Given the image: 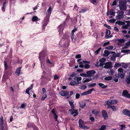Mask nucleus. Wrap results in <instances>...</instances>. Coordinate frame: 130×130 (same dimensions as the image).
Here are the masks:
<instances>
[{
    "mask_svg": "<svg viewBox=\"0 0 130 130\" xmlns=\"http://www.w3.org/2000/svg\"><path fill=\"white\" fill-rule=\"evenodd\" d=\"M99 113V112L98 111H96L95 112L94 115L95 116H97Z\"/></svg>",
    "mask_w": 130,
    "mask_h": 130,
    "instance_id": "60",
    "label": "nucleus"
},
{
    "mask_svg": "<svg viewBox=\"0 0 130 130\" xmlns=\"http://www.w3.org/2000/svg\"><path fill=\"white\" fill-rule=\"evenodd\" d=\"M1 130H7L8 129L7 127V125L4 124V125H3L1 126Z\"/></svg>",
    "mask_w": 130,
    "mask_h": 130,
    "instance_id": "22",
    "label": "nucleus"
},
{
    "mask_svg": "<svg viewBox=\"0 0 130 130\" xmlns=\"http://www.w3.org/2000/svg\"><path fill=\"white\" fill-rule=\"evenodd\" d=\"M126 81L127 84H130V78L129 77H127L126 78Z\"/></svg>",
    "mask_w": 130,
    "mask_h": 130,
    "instance_id": "49",
    "label": "nucleus"
},
{
    "mask_svg": "<svg viewBox=\"0 0 130 130\" xmlns=\"http://www.w3.org/2000/svg\"><path fill=\"white\" fill-rule=\"evenodd\" d=\"M90 66L88 64H85L84 66V68L85 69H88L90 67Z\"/></svg>",
    "mask_w": 130,
    "mask_h": 130,
    "instance_id": "36",
    "label": "nucleus"
},
{
    "mask_svg": "<svg viewBox=\"0 0 130 130\" xmlns=\"http://www.w3.org/2000/svg\"><path fill=\"white\" fill-rule=\"evenodd\" d=\"M120 126L121 127L120 128L121 130H122L123 128H126L125 124L121 125Z\"/></svg>",
    "mask_w": 130,
    "mask_h": 130,
    "instance_id": "46",
    "label": "nucleus"
},
{
    "mask_svg": "<svg viewBox=\"0 0 130 130\" xmlns=\"http://www.w3.org/2000/svg\"><path fill=\"white\" fill-rule=\"evenodd\" d=\"M94 89V88H92L87 91L88 94H91L92 92L93 91Z\"/></svg>",
    "mask_w": 130,
    "mask_h": 130,
    "instance_id": "41",
    "label": "nucleus"
},
{
    "mask_svg": "<svg viewBox=\"0 0 130 130\" xmlns=\"http://www.w3.org/2000/svg\"><path fill=\"white\" fill-rule=\"evenodd\" d=\"M116 24H118V25H123L125 24V23L122 21H117L116 22Z\"/></svg>",
    "mask_w": 130,
    "mask_h": 130,
    "instance_id": "27",
    "label": "nucleus"
},
{
    "mask_svg": "<svg viewBox=\"0 0 130 130\" xmlns=\"http://www.w3.org/2000/svg\"><path fill=\"white\" fill-rule=\"evenodd\" d=\"M90 63V61H88L86 60H83L82 61H81L79 63V67L81 68H84V64L88 63Z\"/></svg>",
    "mask_w": 130,
    "mask_h": 130,
    "instance_id": "10",
    "label": "nucleus"
},
{
    "mask_svg": "<svg viewBox=\"0 0 130 130\" xmlns=\"http://www.w3.org/2000/svg\"><path fill=\"white\" fill-rule=\"evenodd\" d=\"M111 108L112 109L113 111H116L117 110V108L114 105H111Z\"/></svg>",
    "mask_w": 130,
    "mask_h": 130,
    "instance_id": "35",
    "label": "nucleus"
},
{
    "mask_svg": "<svg viewBox=\"0 0 130 130\" xmlns=\"http://www.w3.org/2000/svg\"><path fill=\"white\" fill-rule=\"evenodd\" d=\"M38 18L36 16H34L32 19V20L33 22L36 21H37Z\"/></svg>",
    "mask_w": 130,
    "mask_h": 130,
    "instance_id": "33",
    "label": "nucleus"
},
{
    "mask_svg": "<svg viewBox=\"0 0 130 130\" xmlns=\"http://www.w3.org/2000/svg\"><path fill=\"white\" fill-rule=\"evenodd\" d=\"M39 58L40 60L41 59H43L44 58V52L42 51L39 54Z\"/></svg>",
    "mask_w": 130,
    "mask_h": 130,
    "instance_id": "15",
    "label": "nucleus"
},
{
    "mask_svg": "<svg viewBox=\"0 0 130 130\" xmlns=\"http://www.w3.org/2000/svg\"><path fill=\"white\" fill-rule=\"evenodd\" d=\"M112 101L113 104H116L118 103V101L116 100H112Z\"/></svg>",
    "mask_w": 130,
    "mask_h": 130,
    "instance_id": "57",
    "label": "nucleus"
},
{
    "mask_svg": "<svg viewBox=\"0 0 130 130\" xmlns=\"http://www.w3.org/2000/svg\"><path fill=\"white\" fill-rule=\"evenodd\" d=\"M80 75L82 76H83L85 77H88L87 74H86L84 73H81L80 74Z\"/></svg>",
    "mask_w": 130,
    "mask_h": 130,
    "instance_id": "48",
    "label": "nucleus"
},
{
    "mask_svg": "<svg viewBox=\"0 0 130 130\" xmlns=\"http://www.w3.org/2000/svg\"><path fill=\"white\" fill-rule=\"evenodd\" d=\"M112 54H113L112 55V56L110 57V59L113 61H115L116 60V54L114 52V53H113Z\"/></svg>",
    "mask_w": 130,
    "mask_h": 130,
    "instance_id": "20",
    "label": "nucleus"
},
{
    "mask_svg": "<svg viewBox=\"0 0 130 130\" xmlns=\"http://www.w3.org/2000/svg\"><path fill=\"white\" fill-rule=\"evenodd\" d=\"M50 15H46L44 19V22L42 25L43 30H44L45 28V26L47 25L48 24V22H49L50 17Z\"/></svg>",
    "mask_w": 130,
    "mask_h": 130,
    "instance_id": "4",
    "label": "nucleus"
},
{
    "mask_svg": "<svg viewBox=\"0 0 130 130\" xmlns=\"http://www.w3.org/2000/svg\"><path fill=\"white\" fill-rule=\"evenodd\" d=\"M99 85L103 88H106L107 87V85H105L104 84L101 83H99Z\"/></svg>",
    "mask_w": 130,
    "mask_h": 130,
    "instance_id": "26",
    "label": "nucleus"
},
{
    "mask_svg": "<svg viewBox=\"0 0 130 130\" xmlns=\"http://www.w3.org/2000/svg\"><path fill=\"white\" fill-rule=\"evenodd\" d=\"M4 65L5 68V70L7 69L8 68V67L7 65L6 62L5 61L4 62Z\"/></svg>",
    "mask_w": 130,
    "mask_h": 130,
    "instance_id": "59",
    "label": "nucleus"
},
{
    "mask_svg": "<svg viewBox=\"0 0 130 130\" xmlns=\"http://www.w3.org/2000/svg\"><path fill=\"white\" fill-rule=\"evenodd\" d=\"M128 92L126 90H125L122 92V95L126 98L128 94Z\"/></svg>",
    "mask_w": 130,
    "mask_h": 130,
    "instance_id": "17",
    "label": "nucleus"
},
{
    "mask_svg": "<svg viewBox=\"0 0 130 130\" xmlns=\"http://www.w3.org/2000/svg\"><path fill=\"white\" fill-rule=\"evenodd\" d=\"M112 79V77L111 76H109L105 77L104 78V79L106 80L109 81L111 80Z\"/></svg>",
    "mask_w": 130,
    "mask_h": 130,
    "instance_id": "28",
    "label": "nucleus"
},
{
    "mask_svg": "<svg viewBox=\"0 0 130 130\" xmlns=\"http://www.w3.org/2000/svg\"><path fill=\"white\" fill-rule=\"evenodd\" d=\"M121 65L120 63H116L115 64V67L116 68H117L120 67Z\"/></svg>",
    "mask_w": 130,
    "mask_h": 130,
    "instance_id": "39",
    "label": "nucleus"
},
{
    "mask_svg": "<svg viewBox=\"0 0 130 130\" xmlns=\"http://www.w3.org/2000/svg\"><path fill=\"white\" fill-rule=\"evenodd\" d=\"M96 85V83H93L92 84H90L88 86V87L89 88L93 87Z\"/></svg>",
    "mask_w": 130,
    "mask_h": 130,
    "instance_id": "30",
    "label": "nucleus"
},
{
    "mask_svg": "<svg viewBox=\"0 0 130 130\" xmlns=\"http://www.w3.org/2000/svg\"><path fill=\"white\" fill-rule=\"evenodd\" d=\"M125 45L126 46L122 48H128V47L130 45V41L127 42L126 43Z\"/></svg>",
    "mask_w": 130,
    "mask_h": 130,
    "instance_id": "31",
    "label": "nucleus"
},
{
    "mask_svg": "<svg viewBox=\"0 0 130 130\" xmlns=\"http://www.w3.org/2000/svg\"><path fill=\"white\" fill-rule=\"evenodd\" d=\"M122 113L124 115L130 117V111L127 109H124L122 111Z\"/></svg>",
    "mask_w": 130,
    "mask_h": 130,
    "instance_id": "13",
    "label": "nucleus"
},
{
    "mask_svg": "<svg viewBox=\"0 0 130 130\" xmlns=\"http://www.w3.org/2000/svg\"><path fill=\"white\" fill-rule=\"evenodd\" d=\"M69 37V36L68 34L67 33H65L63 35V37L62 38L61 40L63 39H68Z\"/></svg>",
    "mask_w": 130,
    "mask_h": 130,
    "instance_id": "23",
    "label": "nucleus"
},
{
    "mask_svg": "<svg viewBox=\"0 0 130 130\" xmlns=\"http://www.w3.org/2000/svg\"><path fill=\"white\" fill-rule=\"evenodd\" d=\"M96 73L95 71L93 70H92L87 71L86 73L87 74L88 77H91L92 75H94Z\"/></svg>",
    "mask_w": 130,
    "mask_h": 130,
    "instance_id": "9",
    "label": "nucleus"
},
{
    "mask_svg": "<svg viewBox=\"0 0 130 130\" xmlns=\"http://www.w3.org/2000/svg\"><path fill=\"white\" fill-rule=\"evenodd\" d=\"M110 44V43L109 41H108V42H105L103 44V47L109 44Z\"/></svg>",
    "mask_w": 130,
    "mask_h": 130,
    "instance_id": "58",
    "label": "nucleus"
},
{
    "mask_svg": "<svg viewBox=\"0 0 130 130\" xmlns=\"http://www.w3.org/2000/svg\"><path fill=\"white\" fill-rule=\"evenodd\" d=\"M126 2L125 1L122 0L119 2V7L120 10L125 11L126 10Z\"/></svg>",
    "mask_w": 130,
    "mask_h": 130,
    "instance_id": "1",
    "label": "nucleus"
},
{
    "mask_svg": "<svg viewBox=\"0 0 130 130\" xmlns=\"http://www.w3.org/2000/svg\"><path fill=\"white\" fill-rule=\"evenodd\" d=\"M107 72L110 75H112L115 73V71L113 69H110L107 71Z\"/></svg>",
    "mask_w": 130,
    "mask_h": 130,
    "instance_id": "24",
    "label": "nucleus"
},
{
    "mask_svg": "<svg viewBox=\"0 0 130 130\" xmlns=\"http://www.w3.org/2000/svg\"><path fill=\"white\" fill-rule=\"evenodd\" d=\"M106 103L107 104H113L112 103V100H109L107 101L106 102Z\"/></svg>",
    "mask_w": 130,
    "mask_h": 130,
    "instance_id": "43",
    "label": "nucleus"
},
{
    "mask_svg": "<svg viewBox=\"0 0 130 130\" xmlns=\"http://www.w3.org/2000/svg\"><path fill=\"white\" fill-rule=\"evenodd\" d=\"M105 37L108 36L111 34L110 31V30L106 29V30Z\"/></svg>",
    "mask_w": 130,
    "mask_h": 130,
    "instance_id": "29",
    "label": "nucleus"
},
{
    "mask_svg": "<svg viewBox=\"0 0 130 130\" xmlns=\"http://www.w3.org/2000/svg\"><path fill=\"white\" fill-rule=\"evenodd\" d=\"M124 12L122 10H119L117 12L118 15L116 16V18L117 19H122L124 17Z\"/></svg>",
    "mask_w": 130,
    "mask_h": 130,
    "instance_id": "5",
    "label": "nucleus"
},
{
    "mask_svg": "<svg viewBox=\"0 0 130 130\" xmlns=\"http://www.w3.org/2000/svg\"><path fill=\"white\" fill-rule=\"evenodd\" d=\"M113 48V47L112 46H110L107 47H106L105 48L106 49L108 50H111Z\"/></svg>",
    "mask_w": 130,
    "mask_h": 130,
    "instance_id": "45",
    "label": "nucleus"
},
{
    "mask_svg": "<svg viewBox=\"0 0 130 130\" xmlns=\"http://www.w3.org/2000/svg\"><path fill=\"white\" fill-rule=\"evenodd\" d=\"M79 126L80 127L84 129H87L89 128V127L83 124V122L82 120L80 119L79 120Z\"/></svg>",
    "mask_w": 130,
    "mask_h": 130,
    "instance_id": "6",
    "label": "nucleus"
},
{
    "mask_svg": "<svg viewBox=\"0 0 130 130\" xmlns=\"http://www.w3.org/2000/svg\"><path fill=\"white\" fill-rule=\"evenodd\" d=\"M42 92L43 94H46V91L45 89L44 88H42Z\"/></svg>",
    "mask_w": 130,
    "mask_h": 130,
    "instance_id": "52",
    "label": "nucleus"
},
{
    "mask_svg": "<svg viewBox=\"0 0 130 130\" xmlns=\"http://www.w3.org/2000/svg\"><path fill=\"white\" fill-rule=\"evenodd\" d=\"M114 53V52H110L107 50H105L104 51V54L103 56H104L107 57L108 56L109 54L110 53L112 54Z\"/></svg>",
    "mask_w": 130,
    "mask_h": 130,
    "instance_id": "14",
    "label": "nucleus"
},
{
    "mask_svg": "<svg viewBox=\"0 0 130 130\" xmlns=\"http://www.w3.org/2000/svg\"><path fill=\"white\" fill-rule=\"evenodd\" d=\"M51 112H52L54 116V118L55 121H57V118L58 116L56 114V113H57L56 112L54 109H52L51 111Z\"/></svg>",
    "mask_w": 130,
    "mask_h": 130,
    "instance_id": "12",
    "label": "nucleus"
},
{
    "mask_svg": "<svg viewBox=\"0 0 130 130\" xmlns=\"http://www.w3.org/2000/svg\"><path fill=\"white\" fill-rule=\"evenodd\" d=\"M22 60L21 59L18 58V63L19 64H21L22 63Z\"/></svg>",
    "mask_w": 130,
    "mask_h": 130,
    "instance_id": "62",
    "label": "nucleus"
},
{
    "mask_svg": "<svg viewBox=\"0 0 130 130\" xmlns=\"http://www.w3.org/2000/svg\"><path fill=\"white\" fill-rule=\"evenodd\" d=\"M82 78L81 77H76V80L77 81L78 83L77 84H79V81H80L81 80Z\"/></svg>",
    "mask_w": 130,
    "mask_h": 130,
    "instance_id": "55",
    "label": "nucleus"
},
{
    "mask_svg": "<svg viewBox=\"0 0 130 130\" xmlns=\"http://www.w3.org/2000/svg\"><path fill=\"white\" fill-rule=\"evenodd\" d=\"M110 13L111 15H113V16L115 15V12H113V9H110Z\"/></svg>",
    "mask_w": 130,
    "mask_h": 130,
    "instance_id": "32",
    "label": "nucleus"
},
{
    "mask_svg": "<svg viewBox=\"0 0 130 130\" xmlns=\"http://www.w3.org/2000/svg\"><path fill=\"white\" fill-rule=\"evenodd\" d=\"M27 105V104L26 103H23L21 105V107L22 108H24Z\"/></svg>",
    "mask_w": 130,
    "mask_h": 130,
    "instance_id": "44",
    "label": "nucleus"
},
{
    "mask_svg": "<svg viewBox=\"0 0 130 130\" xmlns=\"http://www.w3.org/2000/svg\"><path fill=\"white\" fill-rule=\"evenodd\" d=\"M118 42L121 43H124L125 41L124 39H118Z\"/></svg>",
    "mask_w": 130,
    "mask_h": 130,
    "instance_id": "42",
    "label": "nucleus"
},
{
    "mask_svg": "<svg viewBox=\"0 0 130 130\" xmlns=\"http://www.w3.org/2000/svg\"><path fill=\"white\" fill-rule=\"evenodd\" d=\"M83 81L84 83H85L89 82V78H87L84 80L83 79Z\"/></svg>",
    "mask_w": 130,
    "mask_h": 130,
    "instance_id": "61",
    "label": "nucleus"
},
{
    "mask_svg": "<svg viewBox=\"0 0 130 130\" xmlns=\"http://www.w3.org/2000/svg\"><path fill=\"white\" fill-rule=\"evenodd\" d=\"M130 51V50H122L121 52L122 53H128V52H129Z\"/></svg>",
    "mask_w": 130,
    "mask_h": 130,
    "instance_id": "50",
    "label": "nucleus"
},
{
    "mask_svg": "<svg viewBox=\"0 0 130 130\" xmlns=\"http://www.w3.org/2000/svg\"><path fill=\"white\" fill-rule=\"evenodd\" d=\"M101 47L99 48L98 49H97L96 51H95V54L97 55L98 54L99 52L100 51L101 49Z\"/></svg>",
    "mask_w": 130,
    "mask_h": 130,
    "instance_id": "38",
    "label": "nucleus"
},
{
    "mask_svg": "<svg viewBox=\"0 0 130 130\" xmlns=\"http://www.w3.org/2000/svg\"><path fill=\"white\" fill-rule=\"evenodd\" d=\"M74 101L72 100L69 101V103L72 109H74L75 108L74 105Z\"/></svg>",
    "mask_w": 130,
    "mask_h": 130,
    "instance_id": "16",
    "label": "nucleus"
},
{
    "mask_svg": "<svg viewBox=\"0 0 130 130\" xmlns=\"http://www.w3.org/2000/svg\"><path fill=\"white\" fill-rule=\"evenodd\" d=\"M128 27L126 24L125 25H123L122 27V28L123 29H127Z\"/></svg>",
    "mask_w": 130,
    "mask_h": 130,
    "instance_id": "54",
    "label": "nucleus"
},
{
    "mask_svg": "<svg viewBox=\"0 0 130 130\" xmlns=\"http://www.w3.org/2000/svg\"><path fill=\"white\" fill-rule=\"evenodd\" d=\"M106 59L104 58H103L100 59L99 61L101 62H104L106 61Z\"/></svg>",
    "mask_w": 130,
    "mask_h": 130,
    "instance_id": "51",
    "label": "nucleus"
},
{
    "mask_svg": "<svg viewBox=\"0 0 130 130\" xmlns=\"http://www.w3.org/2000/svg\"><path fill=\"white\" fill-rule=\"evenodd\" d=\"M78 7H77L76 5L75 4L74 6V7L73 9L74 10H75L77 11L78 10Z\"/></svg>",
    "mask_w": 130,
    "mask_h": 130,
    "instance_id": "53",
    "label": "nucleus"
},
{
    "mask_svg": "<svg viewBox=\"0 0 130 130\" xmlns=\"http://www.w3.org/2000/svg\"><path fill=\"white\" fill-rule=\"evenodd\" d=\"M69 111L71 115H73L75 117L77 116L78 114V110L75 109H69Z\"/></svg>",
    "mask_w": 130,
    "mask_h": 130,
    "instance_id": "7",
    "label": "nucleus"
},
{
    "mask_svg": "<svg viewBox=\"0 0 130 130\" xmlns=\"http://www.w3.org/2000/svg\"><path fill=\"white\" fill-rule=\"evenodd\" d=\"M47 12L48 14L46 13V15H51L52 12V7L51 6H49L48 9L47 10Z\"/></svg>",
    "mask_w": 130,
    "mask_h": 130,
    "instance_id": "18",
    "label": "nucleus"
},
{
    "mask_svg": "<svg viewBox=\"0 0 130 130\" xmlns=\"http://www.w3.org/2000/svg\"><path fill=\"white\" fill-rule=\"evenodd\" d=\"M79 107L83 108V107H85L86 105L85 102L83 101H81L79 104Z\"/></svg>",
    "mask_w": 130,
    "mask_h": 130,
    "instance_id": "19",
    "label": "nucleus"
},
{
    "mask_svg": "<svg viewBox=\"0 0 130 130\" xmlns=\"http://www.w3.org/2000/svg\"><path fill=\"white\" fill-rule=\"evenodd\" d=\"M118 73L117 77H121V79H123L125 74L123 72V70L122 68H119L118 70Z\"/></svg>",
    "mask_w": 130,
    "mask_h": 130,
    "instance_id": "3",
    "label": "nucleus"
},
{
    "mask_svg": "<svg viewBox=\"0 0 130 130\" xmlns=\"http://www.w3.org/2000/svg\"><path fill=\"white\" fill-rule=\"evenodd\" d=\"M59 77L58 76H57V75H55L54 76V79L55 80H57L59 79Z\"/></svg>",
    "mask_w": 130,
    "mask_h": 130,
    "instance_id": "63",
    "label": "nucleus"
},
{
    "mask_svg": "<svg viewBox=\"0 0 130 130\" xmlns=\"http://www.w3.org/2000/svg\"><path fill=\"white\" fill-rule=\"evenodd\" d=\"M65 26V24L64 23L60 25L58 27V31L59 32V35L60 36H62L63 32V31Z\"/></svg>",
    "mask_w": 130,
    "mask_h": 130,
    "instance_id": "2",
    "label": "nucleus"
},
{
    "mask_svg": "<svg viewBox=\"0 0 130 130\" xmlns=\"http://www.w3.org/2000/svg\"><path fill=\"white\" fill-rule=\"evenodd\" d=\"M65 92V91H61V92H59V94L61 95L62 96H64V94Z\"/></svg>",
    "mask_w": 130,
    "mask_h": 130,
    "instance_id": "56",
    "label": "nucleus"
},
{
    "mask_svg": "<svg viewBox=\"0 0 130 130\" xmlns=\"http://www.w3.org/2000/svg\"><path fill=\"white\" fill-rule=\"evenodd\" d=\"M71 37L72 41H75V39H74V40H73L74 38V34L71 33Z\"/></svg>",
    "mask_w": 130,
    "mask_h": 130,
    "instance_id": "40",
    "label": "nucleus"
},
{
    "mask_svg": "<svg viewBox=\"0 0 130 130\" xmlns=\"http://www.w3.org/2000/svg\"><path fill=\"white\" fill-rule=\"evenodd\" d=\"M104 64L105 66H104V68H105L109 69L112 67V63L111 62H106L104 63Z\"/></svg>",
    "mask_w": 130,
    "mask_h": 130,
    "instance_id": "8",
    "label": "nucleus"
},
{
    "mask_svg": "<svg viewBox=\"0 0 130 130\" xmlns=\"http://www.w3.org/2000/svg\"><path fill=\"white\" fill-rule=\"evenodd\" d=\"M122 64H123L122 67L124 68H127L128 66V64H127L124 63H122Z\"/></svg>",
    "mask_w": 130,
    "mask_h": 130,
    "instance_id": "37",
    "label": "nucleus"
},
{
    "mask_svg": "<svg viewBox=\"0 0 130 130\" xmlns=\"http://www.w3.org/2000/svg\"><path fill=\"white\" fill-rule=\"evenodd\" d=\"M43 96H44L43 95ZM47 95L46 94H44V97H43V96L42 97V98L41 99V101H44V100L47 97Z\"/></svg>",
    "mask_w": 130,
    "mask_h": 130,
    "instance_id": "47",
    "label": "nucleus"
},
{
    "mask_svg": "<svg viewBox=\"0 0 130 130\" xmlns=\"http://www.w3.org/2000/svg\"><path fill=\"white\" fill-rule=\"evenodd\" d=\"M102 115L104 119H106L108 117V116L107 112L104 110H102Z\"/></svg>",
    "mask_w": 130,
    "mask_h": 130,
    "instance_id": "11",
    "label": "nucleus"
},
{
    "mask_svg": "<svg viewBox=\"0 0 130 130\" xmlns=\"http://www.w3.org/2000/svg\"><path fill=\"white\" fill-rule=\"evenodd\" d=\"M27 127L28 128H29L30 127L33 128L35 125L32 123H29L27 124Z\"/></svg>",
    "mask_w": 130,
    "mask_h": 130,
    "instance_id": "25",
    "label": "nucleus"
},
{
    "mask_svg": "<svg viewBox=\"0 0 130 130\" xmlns=\"http://www.w3.org/2000/svg\"><path fill=\"white\" fill-rule=\"evenodd\" d=\"M22 67H20L17 69V75L19 76L20 73V71Z\"/></svg>",
    "mask_w": 130,
    "mask_h": 130,
    "instance_id": "21",
    "label": "nucleus"
},
{
    "mask_svg": "<svg viewBox=\"0 0 130 130\" xmlns=\"http://www.w3.org/2000/svg\"><path fill=\"white\" fill-rule=\"evenodd\" d=\"M106 128V126L105 125H103L102 126L99 130H105Z\"/></svg>",
    "mask_w": 130,
    "mask_h": 130,
    "instance_id": "34",
    "label": "nucleus"
},
{
    "mask_svg": "<svg viewBox=\"0 0 130 130\" xmlns=\"http://www.w3.org/2000/svg\"><path fill=\"white\" fill-rule=\"evenodd\" d=\"M89 119L92 122H94L95 120V118L93 117H90Z\"/></svg>",
    "mask_w": 130,
    "mask_h": 130,
    "instance_id": "64",
    "label": "nucleus"
}]
</instances>
